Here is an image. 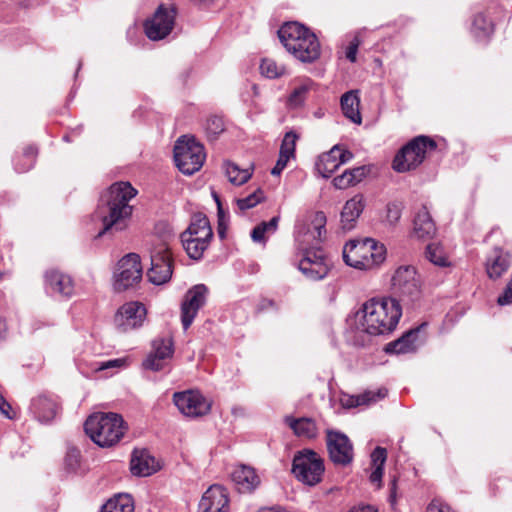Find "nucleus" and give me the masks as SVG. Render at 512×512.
Returning <instances> with one entry per match:
<instances>
[{
    "mask_svg": "<svg viewBox=\"0 0 512 512\" xmlns=\"http://www.w3.org/2000/svg\"><path fill=\"white\" fill-rule=\"evenodd\" d=\"M145 306L137 301L123 304L115 315V324L123 332L140 327L146 317Z\"/></svg>",
    "mask_w": 512,
    "mask_h": 512,
    "instance_id": "nucleus-18",
    "label": "nucleus"
},
{
    "mask_svg": "<svg viewBox=\"0 0 512 512\" xmlns=\"http://www.w3.org/2000/svg\"><path fill=\"white\" fill-rule=\"evenodd\" d=\"M338 145L333 146L328 152L321 154L316 162V170L324 177L329 178L341 166L337 158Z\"/></svg>",
    "mask_w": 512,
    "mask_h": 512,
    "instance_id": "nucleus-30",
    "label": "nucleus"
},
{
    "mask_svg": "<svg viewBox=\"0 0 512 512\" xmlns=\"http://www.w3.org/2000/svg\"><path fill=\"white\" fill-rule=\"evenodd\" d=\"M324 471L322 457L313 450L305 449L293 458L292 472L305 485L315 486L321 482Z\"/></svg>",
    "mask_w": 512,
    "mask_h": 512,
    "instance_id": "nucleus-9",
    "label": "nucleus"
},
{
    "mask_svg": "<svg viewBox=\"0 0 512 512\" xmlns=\"http://www.w3.org/2000/svg\"><path fill=\"white\" fill-rule=\"evenodd\" d=\"M263 199V192L258 189L247 197L237 199V206L240 210L244 211L255 207Z\"/></svg>",
    "mask_w": 512,
    "mask_h": 512,
    "instance_id": "nucleus-43",
    "label": "nucleus"
},
{
    "mask_svg": "<svg viewBox=\"0 0 512 512\" xmlns=\"http://www.w3.org/2000/svg\"><path fill=\"white\" fill-rule=\"evenodd\" d=\"M427 512H454L451 507L439 500H433L428 508Z\"/></svg>",
    "mask_w": 512,
    "mask_h": 512,
    "instance_id": "nucleus-52",
    "label": "nucleus"
},
{
    "mask_svg": "<svg viewBox=\"0 0 512 512\" xmlns=\"http://www.w3.org/2000/svg\"><path fill=\"white\" fill-rule=\"evenodd\" d=\"M360 99L356 91L346 92L341 97L343 114L355 124H361L362 117L359 110Z\"/></svg>",
    "mask_w": 512,
    "mask_h": 512,
    "instance_id": "nucleus-33",
    "label": "nucleus"
},
{
    "mask_svg": "<svg viewBox=\"0 0 512 512\" xmlns=\"http://www.w3.org/2000/svg\"><path fill=\"white\" fill-rule=\"evenodd\" d=\"M402 316V307L395 298H372L366 301L355 315L357 329L368 335H385L393 332Z\"/></svg>",
    "mask_w": 512,
    "mask_h": 512,
    "instance_id": "nucleus-1",
    "label": "nucleus"
},
{
    "mask_svg": "<svg viewBox=\"0 0 512 512\" xmlns=\"http://www.w3.org/2000/svg\"><path fill=\"white\" fill-rule=\"evenodd\" d=\"M326 215L322 211L310 213L298 227L296 240L299 245L317 246L326 236Z\"/></svg>",
    "mask_w": 512,
    "mask_h": 512,
    "instance_id": "nucleus-14",
    "label": "nucleus"
},
{
    "mask_svg": "<svg viewBox=\"0 0 512 512\" xmlns=\"http://www.w3.org/2000/svg\"><path fill=\"white\" fill-rule=\"evenodd\" d=\"M172 272L170 250L166 244H160L151 254V267L147 272L148 279L155 285H162L171 279Z\"/></svg>",
    "mask_w": 512,
    "mask_h": 512,
    "instance_id": "nucleus-15",
    "label": "nucleus"
},
{
    "mask_svg": "<svg viewBox=\"0 0 512 512\" xmlns=\"http://www.w3.org/2000/svg\"><path fill=\"white\" fill-rule=\"evenodd\" d=\"M224 169L229 182L237 186L246 183L252 176L250 169H240L239 166L231 162H226Z\"/></svg>",
    "mask_w": 512,
    "mask_h": 512,
    "instance_id": "nucleus-37",
    "label": "nucleus"
},
{
    "mask_svg": "<svg viewBox=\"0 0 512 512\" xmlns=\"http://www.w3.org/2000/svg\"><path fill=\"white\" fill-rule=\"evenodd\" d=\"M214 198H215V200L217 202V205H218L219 218L222 219L221 218L222 210H221L219 198H218L217 195H214ZM218 234H219L220 238H224L225 237V228L222 226L221 220H219Z\"/></svg>",
    "mask_w": 512,
    "mask_h": 512,
    "instance_id": "nucleus-55",
    "label": "nucleus"
},
{
    "mask_svg": "<svg viewBox=\"0 0 512 512\" xmlns=\"http://www.w3.org/2000/svg\"><path fill=\"white\" fill-rule=\"evenodd\" d=\"M229 496L221 485H211L203 494L199 503V512H228Z\"/></svg>",
    "mask_w": 512,
    "mask_h": 512,
    "instance_id": "nucleus-19",
    "label": "nucleus"
},
{
    "mask_svg": "<svg viewBox=\"0 0 512 512\" xmlns=\"http://www.w3.org/2000/svg\"><path fill=\"white\" fill-rule=\"evenodd\" d=\"M207 288L203 284L195 285L187 291L181 305V322L184 330H187L199 309L205 304Z\"/></svg>",
    "mask_w": 512,
    "mask_h": 512,
    "instance_id": "nucleus-17",
    "label": "nucleus"
},
{
    "mask_svg": "<svg viewBox=\"0 0 512 512\" xmlns=\"http://www.w3.org/2000/svg\"><path fill=\"white\" fill-rule=\"evenodd\" d=\"M270 29L276 30L275 32H309V29L298 21L278 23V21L273 20L270 24Z\"/></svg>",
    "mask_w": 512,
    "mask_h": 512,
    "instance_id": "nucleus-41",
    "label": "nucleus"
},
{
    "mask_svg": "<svg viewBox=\"0 0 512 512\" xmlns=\"http://www.w3.org/2000/svg\"><path fill=\"white\" fill-rule=\"evenodd\" d=\"M152 353L157 355L160 359H170L174 353L172 338L166 337L154 340Z\"/></svg>",
    "mask_w": 512,
    "mask_h": 512,
    "instance_id": "nucleus-40",
    "label": "nucleus"
},
{
    "mask_svg": "<svg viewBox=\"0 0 512 512\" xmlns=\"http://www.w3.org/2000/svg\"><path fill=\"white\" fill-rule=\"evenodd\" d=\"M7 333V325L3 319L0 318V340L5 337Z\"/></svg>",
    "mask_w": 512,
    "mask_h": 512,
    "instance_id": "nucleus-61",
    "label": "nucleus"
},
{
    "mask_svg": "<svg viewBox=\"0 0 512 512\" xmlns=\"http://www.w3.org/2000/svg\"><path fill=\"white\" fill-rule=\"evenodd\" d=\"M149 41H160L165 38L167 34H146Z\"/></svg>",
    "mask_w": 512,
    "mask_h": 512,
    "instance_id": "nucleus-60",
    "label": "nucleus"
},
{
    "mask_svg": "<svg viewBox=\"0 0 512 512\" xmlns=\"http://www.w3.org/2000/svg\"><path fill=\"white\" fill-rule=\"evenodd\" d=\"M395 489H396V481H395V480H393V481L391 482V488H390V491H391V495H390V497H391V498H394V497H395Z\"/></svg>",
    "mask_w": 512,
    "mask_h": 512,
    "instance_id": "nucleus-64",
    "label": "nucleus"
},
{
    "mask_svg": "<svg viewBox=\"0 0 512 512\" xmlns=\"http://www.w3.org/2000/svg\"><path fill=\"white\" fill-rule=\"evenodd\" d=\"M59 410V403L52 396L40 394L31 400L30 411L39 422L48 423L52 421Z\"/></svg>",
    "mask_w": 512,
    "mask_h": 512,
    "instance_id": "nucleus-22",
    "label": "nucleus"
},
{
    "mask_svg": "<svg viewBox=\"0 0 512 512\" xmlns=\"http://www.w3.org/2000/svg\"><path fill=\"white\" fill-rule=\"evenodd\" d=\"M425 256L427 260L436 266L447 267L450 265L443 247L438 244H429L426 247Z\"/></svg>",
    "mask_w": 512,
    "mask_h": 512,
    "instance_id": "nucleus-38",
    "label": "nucleus"
},
{
    "mask_svg": "<svg viewBox=\"0 0 512 512\" xmlns=\"http://www.w3.org/2000/svg\"><path fill=\"white\" fill-rule=\"evenodd\" d=\"M136 194L137 190L130 183L117 182L101 196L96 213L103 224V232L127 227L133 211L129 202Z\"/></svg>",
    "mask_w": 512,
    "mask_h": 512,
    "instance_id": "nucleus-2",
    "label": "nucleus"
},
{
    "mask_svg": "<svg viewBox=\"0 0 512 512\" xmlns=\"http://www.w3.org/2000/svg\"><path fill=\"white\" fill-rule=\"evenodd\" d=\"M391 291L406 305H414L422 298V279L413 265L396 267L390 279Z\"/></svg>",
    "mask_w": 512,
    "mask_h": 512,
    "instance_id": "nucleus-5",
    "label": "nucleus"
},
{
    "mask_svg": "<svg viewBox=\"0 0 512 512\" xmlns=\"http://www.w3.org/2000/svg\"><path fill=\"white\" fill-rule=\"evenodd\" d=\"M142 277V266L139 255L130 253L124 256L117 265L114 273L113 287L122 292L138 283Z\"/></svg>",
    "mask_w": 512,
    "mask_h": 512,
    "instance_id": "nucleus-13",
    "label": "nucleus"
},
{
    "mask_svg": "<svg viewBox=\"0 0 512 512\" xmlns=\"http://www.w3.org/2000/svg\"><path fill=\"white\" fill-rule=\"evenodd\" d=\"M384 244L372 238L351 240L343 248L344 262L355 269L371 270L379 267L386 259Z\"/></svg>",
    "mask_w": 512,
    "mask_h": 512,
    "instance_id": "nucleus-4",
    "label": "nucleus"
},
{
    "mask_svg": "<svg viewBox=\"0 0 512 512\" xmlns=\"http://www.w3.org/2000/svg\"><path fill=\"white\" fill-rule=\"evenodd\" d=\"M275 302L271 299H262L260 304H259V309L260 310H264V309H269V308H275Z\"/></svg>",
    "mask_w": 512,
    "mask_h": 512,
    "instance_id": "nucleus-57",
    "label": "nucleus"
},
{
    "mask_svg": "<svg viewBox=\"0 0 512 512\" xmlns=\"http://www.w3.org/2000/svg\"><path fill=\"white\" fill-rule=\"evenodd\" d=\"M175 23V10L160 6L152 18L144 23V32H171Z\"/></svg>",
    "mask_w": 512,
    "mask_h": 512,
    "instance_id": "nucleus-24",
    "label": "nucleus"
},
{
    "mask_svg": "<svg viewBox=\"0 0 512 512\" xmlns=\"http://www.w3.org/2000/svg\"><path fill=\"white\" fill-rule=\"evenodd\" d=\"M327 449L331 461L346 466L353 460V446L349 438L340 432L327 431Z\"/></svg>",
    "mask_w": 512,
    "mask_h": 512,
    "instance_id": "nucleus-16",
    "label": "nucleus"
},
{
    "mask_svg": "<svg viewBox=\"0 0 512 512\" xmlns=\"http://www.w3.org/2000/svg\"><path fill=\"white\" fill-rule=\"evenodd\" d=\"M479 22H485V17L482 14H479L475 17L474 25L478 31L486 32L489 28L487 26L478 24Z\"/></svg>",
    "mask_w": 512,
    "mask_h": 512,
    "instance_id": "nucleus-56",
    "label": "nucleus"
},
{
    "mask_svg": "<svg viewBox=\"0 0 512 512\" xmlns=\"http://www.w3.org/2000/svg\"><path fill=\"white\" fill-rule=\"evenodd\" d=\"M127 366V359L126 358H117V359H111L104 362L99 363L98 367L96 368L97 371H103L111 368L121 369Z\"/></svg>",
    "mask_w": 512,
    "mask_h": 512,
    "instance_id": "nucleus-47",
    "label": "nucleus"
},
{
    "mask_svg": "<svg viewBox=\"0 0 512 512\" xmlns=\"http://www.w3.org/2000/svg\"><path fill=\"white\" fill-rule=\"evenodd\" d=\"M35 156H36V151L33 148H29L25 152V157H27L28 160L30 161L29 167L32 165V162L34 161Z\"/></svg>",
    "mask_w": 512,
    "mask_h": 512,
    "instance_id": "nucleus-59",
    "label": "nucleus"
},
{
    "mask_svg": "<svg viewBox=\"0 0 512 512\" xmlns=\"http://www.w3.org/2000/svg\"><path fill=\"white\" fill-rule=\"evenodd\" d=\"M0 406H2L3 408L11 409V405L4 400V398L1 394H0Z\"/></svg>",
    "mask_w": 512,
    "mask_h": 512,
    "instance_id": "nucleus-63",
    "label": "nucleus"
},
{
    "mask_svg": "<svg viewBox=\"0 0 512 512\" xmlns=\"http://www.w3.org/2000/svg\"><path fill=\"white\" fill-rule=\"evenodd\" d=\"M291 91L286 99V106L299 109L305 105L308 95L317 90V83L309 77H297L291 81Z\"/></svg>",
    "mask_w": 512,
    "mask_h": 512,
    "instance_id": "nucleus-21",
    "label": "nucleus"
},
{
    "mask_svg": "<svg viewBox=\"0 0 512 512\" xmlns=\"http://www.w3.org/2000/svg\"><path fill=\"white\" fill-rule=\"evenodd\" d=\"M386 459L387 452L385 448L377 447L371 453V472L369 475V480L372 484L376 485L377 488H380L382 484L384 464Z\"/></svg>",
    "mask_w": 512,
    "mask_h": 512,
    "instance_id": "nucleus-32",
    "label": "nucleus"
},
{
    "mask_svg": "<svg viewBox=\"0 0 512 512\" xmlns=\"http://www.w3.org/2000/svg\"><path fill=\"white\" fill-rule=\"evenodd\" d=\"M285 49L302 62H313L319 58L320 42L316 34H277Z\"/></svg>",
    "mask_w": 512,
    "mask_h": 512,
    "instance_id": "nucleus-10",
    "label": "nucleus"
},
{
    "mask_svg": "<svg viewBox=\"0 0 512 512\" xmlns=\"http://www.w3.org/2000/svg\"><path fill=\"white\" fill-rule=\"evenodd\" d=\"M130 469L133 475L149 476L157 471V463L146 450H134L130 462Z\"/></svg>",
    "mask_w": 512,
    "mask_h": 512,
    "instance_id": "nucleus-27",
    "label": "nucleus"
},
{
    "mask_svg": "<svg viewBox=\"0 0 512 512\" xmlns=\"http://www.w3.org/2000/svg\"><path fill=\"white\" fill-rule=\"evenodd\" d=\"M206 154L202 144L194 137L181 136L174 145V161L178 169L186 175L199 171L204 164Z\"/></svg>",
    "mask_w": 512,
    "mask_h": 512,
    "instance_id": "nucleus-7",
    "label": "nucleus"
},
{
    "mask_svg": "<svg viewBox=\"0 0 512 512\" xmlns=\"http://www.w3.org/2000/svg\"><path fill=\"white\" fill-rule=\"evenodd\" d=\"M386 395L387 389L385 388H379L376 391L368 390L359 395L348 396L346 400H343V404L349 408L370 405L385 398Z\"/></svg>",
    "mask_w": 512,
    "mask_h": 512,
    "instance_id": "nucleus-34",
    "label": "nucleus"
},
{
    "mask_svg": "<svg viewBox=\"0 0 512 512\" xmlns=\"http://www.w3.org/2000/svg\"><path fill=\"white\" fill-rule=\"evenodd\" d=\"M302 252L299 270L310 280H321L328 275L330 265L324 252L314 245H299Z\"/></svg>",
    "mask_w": 512,
    "mask_h": 512,
    "instance_id": "nucleus-11",
    "label": "nucleus"
},
{
    "mask_svg": "<svg viewBox=\"0 0 512 512\" xmlns=\"http://www.w3.org/2000/svg\"><path fill=\"white\" fill-rule=\"evenodd\" d=\"M419 336V328L412 329L406 332L399 339L389 343L386 347V352L404 354L413 352L416 349V343Z\"/></svg>",
    "mask_w": 512,
    "mask_h": 512,
    "instance_id": "nucleus-31",
    "label": "nucleus"
},
{
    "mask_svg": "<svg viewBox=\"0 0 512 512\" xmlns=\"http://www.w3.org/2000/svg\"><path fill=\"white\" fill-rule=\"evenodd\" d=\"M350 512H376L372 506L355 507Z\"/></svg>",
    "mask_w": 512,
    "mask_h": 512,
    "instance_id": "nucleus-58",
    "label": "nucleus"
},
{
    "mask_svg": "<svg viewBox=\"0 0 512 512\" xmlns=\"http://www.w3.org/2000/svg\"><path fill=\"white\" fill-rule=\"evenodd\" d=\"M413 233L417 238H431L436 233L435 223L427 207L422 205L415 213L413 220Z\"/></svg>",
    "mask_w": 512,
    "mask_h": 512,
    "instance_id": "nucleus-26",
    "label": "nucleus"
},
{
    "mask_svg": "<svg viewBox=\"0 0 512 512\" xmlns=\"http://www.w3.org/2000/svg\"><path fill=\"white\" fill-rule=\"evenodd\" d=\"M284 421L298 437L312 439L318 435V427L312 418L286 416Z\"/></svg>",
    "mask_w": 512,
    "mask_h": 512,
    "instance_id": "nucleus-29",
    "label": "nucleus"
},
{
    "mask_svg": "<svg viewBox=\"0 0 512 512\" xmlns=\"http://www.w3.org/2000/svg\"><path fill=\"white\" fill-rule=\"evenodd\" d=\"M225 130V124L221 117L211 116L205 124V131L210 139L217 138Z\"/></svg>",
    "mask_w": 512,
    "mask_h": 512,
    "instance_id": "nucleus-42",
    "label": "nucleus"
},
{
    "mask_svg": "<svg viewBox=\"0 0 512 512\" xmlns=\"http://www.w3.org/2000/svg\"><path fill=\"white\" fill-rule=\"evenodd\" d=\"M338 153L339 155L337 154L336 156L339 161H341V165L349 162L353 158V154L349 150L342 149L339 145Z\"/></svg>",
    "mask_w": 512,
    "mask_h": 512,
    "instance_id": "nucleus-54",
    "label": "nucleus"
},
{
    "mask_svg": "<svg viewBox=\"0 0 512 512\" xmlns=\"http://www.w3.org/2000/svg\"><path fill=\"white\" fill-rule=\"evenodd\" d=\"M173 402L183 415L191 418L207 415L212 407V401L198 390L175 392Z\"/></svg>",
    "mask_w": 512,
    "mask_h": 512,
    "instance_id": "nucleus-12",
    "label": "nucleus"
},
{
    "mask_svg": "<svg viewBox=\"0 0 512 512\" xmlns=\"http://www.w3.org/2000/svg\"><path fill=\"white\" fill-rule=\"evenodd\" d=\"M294 158L295 157L293 156L279 152L278 160L276 162V165L272 168L271 174L273 176H279L282 173V171L286 168L288 162Z\"/></svg>",
    "mask_w": 512,
    "mask_h": 512,
    "instance_id": "nucleus-48",
    "label": "nucleus"
},
{
    "mask_svg": "<svg viewBox=\"0 0 512 512\" xmlns=\"http://www.w3.org/2000/svg\"><path fill=\"white\" fill-rule=\"evenodd\" d=\"M279 219V216H274L270 221L257 225L251 233L253 241L265 242V234H273L277 230Z\"/></svg>",
    "mask_w": 512,
    "mask_h": 512,
    "instance_id": "nucleus-39",
    "label": "nucleus"
},
{
    "mask_svg": "<svg viewBox=\"0 0 512 512\" xmlns=\"http://www.w3.org/2000/svg\"><path fill=\"white\" fill-rule=\"evenodd\" d=\"M45 289L52 295L69 298L74 293V283L71 277L59 270L50 269L45 272Z\"/></svg>",
    "mask_w": 512,
    "mask_h": 512,
    "instance_id": "nucleus-20",
    "label": "nucleus"
},
{
    "mask_svg": "<svg viewBox=\"0 0 512 512\" xmlns=\"http://www.w3.org/2000/svg\"><path fill=\"white\" fill-rule=\"evenodd\" d=\"M512 264V255L510 252L496 247L486 260V272L490 279L496 280L502 277Z\"/></svg>",
    "mask_w": 512,
    "mask_h": 512,
    "instance_id": "nucleus-23",
    "label": "nucleus"
},
{
    "mask_svg": "<svg viewBox=\"0 0 512 512\" xmlns=\"http://www.w3.org/2000/svg\"><path fill=\"white\" fill-rule=\"evenodd\" d=\"M436 149V143L428 136H417L407 143L395 156L393 168L397 172H406L418 167L428 151Z\"/></svg>",
    "mask_w": 512,
    "mask_h": 512,
    "instance_id": "nucleus-8",
    "label": "nucleus"
},
{
    "mask_svg": "<svg viewBox=\"0 0 512 512\" xmlns=\"http://www.w3.org/2000/svg\"><path fill=\"white\" fill-rule=\"evenodd\" d=\"M80 451L76 448H71L67 451L65 456V467L70 472H75L80 466Z\"/></svg>",
    "mask_w": 512,
    "mask_h": 512,
    "instance_id": "nucleus-45",
    "label": "nucleus"
},
{
    "mask_svg": "<svg viewBox=\"0 0 512 512\" xmlns=\"http://www.w3.org/2000/svg\"><path fill=\"white\" fill-rule=\"evenodd\" d=\"M364 208L363 197L361 195H355L349 199L341 212V226L344 230H351L354 228L356 220L362 213Z\"/></svg>",
    "mask_w": 512,
    "mask_h": 512,
    "instance_id": "nucleus-28",
    "label": "nucleus"
},
{
    "mask_svg": "<svg viewBox=\"0 0 512 512\" xmlns=\"http://www.w3.org/2000/svg\"><path fill=\"white\" fill-rule=\"evenodd\" d=\"M348 175L350 176L349 179L353 181V185H356L359 183L366 175V169L365 167H356L353 169L346 170Z\"/></svg>",
    "mask_w": 512,
    "mask_h": 512,
    "instance_id": "nucleus-51",
    "label": "nucleus"
},
{
    "mask_svg": "<svg viewBox=\"0 0 512 512\" xmlns=\"http://www.w3.org/2000/svg\"><path fill=\"white\" fill-rule=\"evenodd\" d=\"M349 178L350 176L345 170L341 175L333 179V184L337 189H346L350 186H353V181Z\"/></svg>",
    "mask_w": 512,
    "mask_h": 512,
    "instance_id": "nucleus-50",
    "label": "nucleus"
},
{
    "mask_svg": "<svg viewBox=\"0 0 512 512\" xmlns=\"http://www.w3.org/2000/svg\"><path fill=\"white\" fill-rule=\"evenodd\" d=\"M402 209L397 203H389L387 205V220L391 224H395L401 217Z\"/></svg>",
    "mask_w": 512,
    "mask_h": 512,
    "instance_id": "nucleus-49",
    "label": "nucleus"
},
{
    "mask_svg": "<svg viewBox=\"0 0 512 512\" xmlns=\"http://www.w3.org/2000/svg\"><path fill=\"white\" fill-rule=\"evenodd\" d=\"M297 140L298 135L295 132H287L282 140L280 153L288 154L290 156L295 157V148Z\"/></svg>",
    "mask_w": 512,
    "mask_h": 512,
    "instance_id": "nucleus-44",
    "label": "nucleus"
},
{
    "mask_svg": "<svg viewBox=\"0 0 512 512\" xmlns=\"http://www.w3.org/2000/svg\"><path fill=\"white\" fill-rule=\"evenodd\" d=\"M134 502L132 496L121 493L109 499L101 509V512H133Z\"/></svg>",
    "mask_w": 512,
    "mask_h": 512,
    "instance_id": "nucleus-35",
    "label": "nucleus"
},
{
    "mask_svg": "<svg viewBox=\"0 0 512 512\" xmlns=\"http://www.w3.org/2000/svg\"><path fill=\"white\" fill-rule=\"evenodd\" d=\"M232 480L240 493H251L260 484L255 469L247 465L237 466L232 473Z\"/></svg>",
    "mask_w": 512,
    "mask_h": 512,
    "instance_id": "nucleus-25",
    "label": "nucleus"
},
{
    "mask_svg": "<svg viewBox=\"0 0 512 512\" xmlns=\"http://www.w3.org/2000/svg\"><path fill=\"white\" fill-rule=\"evenodd\" d=\"M359 42L357 40L352 41L346 49V58L351 61H356V55L358 50Z\"/></svg>",
    "mask_w": 512,
    "mask_h": 512,
    "instance_id": "nucleus-53",
    "label": "nucleus"
},
{
    "mask_svg": "<svg viewBox=\"0 0 512 512\" xmlns=\"http://www.w3.org/2000/svg\"><path fill=\"white\" fill-rule=\"evenodd\" d=\"M259 69L261 75L268 79H278L289 75L288 67L272 58H263Z\"/></svg>",
    "mask_w": 512,
    "mask_h": 512,
    "instance_id": "nucleus-36",
    "label": "nucleus"
},
{
    "mask_svg": "<svg viewBox=\"0 0 512 512\" xmlns=\"http://www.w3.org/2000/svg\"><path fill=\"white\" fill-rule=\"evenodd\" d=\"M166 361L167 360L158 358L157 355L151 352L147 359L144 361L143 365L146 369H150L152 371H159L165 367Z\"/></svg>",
    "mask_w": 512,
    "mask_h": 512,
    "instance_id": "nucleus-46",
    "label": "nucleus"
},
{
    "mask_svg": "<svg viewBox=\"0 0 512 512\" xmlns=\"http://www.w3.org/2000/svg\"><path fill=\"white\" fill-rule=\"evenodd\" d=\"M213 237V231L206 215L194 214L187 229L181 233V242L187 255L194 260L202 258Z\"/></svg>",
    "mask_w": 512,
    "mask_h": 512,
    "instance_id": "nucleus-6",
    "label": "nucleus"
},
{
    "mask_svg": "<svg viewBox=\"0 0 512 512\" xmlns=\"http://www.w3.org/2000/svg\"><path fill=\"white\" fill-rule=\"evenodd\" d=\"M84 429L94 443L101 447H110L120 441L127 426L119 414L98 412L88 417Z\"/></svg>",
    "mask_w": 512,
    "mask_h": 512,
    "instance_id": "nucleus-3",
    "label": "nucleus"
},
{
    "mask_svg": "<svg viewBox=\"0 0 512 512\" xmlns=\"http://www.w3.org/2000/svg\"><path fill=\"white\" fill-rule=\"evenodd\" d=\"M12 410L9 409V408H3L2 406H0V411L3 415H5L8 419H13L14 418V414H11L10 411Z\"/></svg>",
    "mask_w": 512,
    "mask_h": 512,
    "instance_id": "nucleus-62",
    "label": "nucleus"
}]
</instances>
